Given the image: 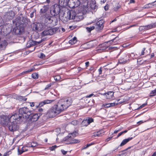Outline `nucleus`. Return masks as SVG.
I'll list each match as a JSON object with an SVG mask.
<instances>
[{
  "mask_svg": "<svg viewBox=\"0 0 156 156\" xmlns=\"http://www.w3.org/2000/svg\"><path fill=\"white\" fill-rule=\"evenodd\" d=\"M72 102V100L70 98L62 99L48 111L46 115L49 118L54 117L68 108Z\"/></svg>",
  "mask_w": 156,
  "mask_h": 156,
  "instance_id": "obj_1",
  "label": "nucleus"
},
{
  "mask_svg": "<svg viewBox=\"0 0 156 156\" xmlns=\"http://www.w3.org/2000/svg\"><path fill=\"white\" fill-rule=\"evenodd\" d=\"M32 111L29 110L27 108H22L19 109V113H16L12 115V119L16 120L15 122H21L23 119H27Z\"/></svg>",
  "mask_w": 156,
  "mask_h": 156,
  "instance_id": "obj_2",
  "label": "nucleus"
},
{
  "mask_svg": "<svg viewBox=\"0 0 156 156\" xmlns=\"http://www.w3.org/2000/svg\"><path fill=\"white\" fill-rule=\"evenodd\" d=\"M65 8L60 5L55 4L51 8L50 12L51 15L54 16H57L58 19H60V18H63Z\"/></svg>",
  "mask_w": 156,
  "mask_h": 156,
  "instance_id": "obj_3",
  "label": "nucleus"
},
{
  "mask_svg": "<svg viewBox=\"0 0 156 156\" xmlns=\"http://www.w3.org/2000/svg\"><path fill=\"white\" fill-rule=\"evenodd\" d=\"M76 12L75 10H68L67 11H64L63 18L62 20L67 22L70 20H76Z\"/></svg>",
  "mask_w": 156,
  "mask_h": 156,
  "instance_id": "obj_4",
  "label": "nucleus"
},
{
  "mask_svg": "<svg viewBox=\"0 0 156 156\" xmlns=\"http://www.w3.org/2000/svg\"><path fill=\"white\" fill-rule=\"evenodd\" d=\"M87 8L84 6L83 7L81 6L78 7L76 12V21H79L83 19V15L87 12Z\"/></svg>",
  "mask_w": 156,
  "mask_h": 156,
  "instance_id": "obj_5",
  "label": "nucleus"
},
{
  "mask_svg": "<svg viewBox=\"0 0 156 156\" xmlns=\"http://www.w3.org/2000/svg\"><path fill=\"white\" fill-rule=\"evenodd\" d=\"M29 21V19L26 17L18 16L14 20H13V23L16 26H21L23 27L25 26Z\"/></svg>",
  "mask_w": 156,
  "mask_h": 156,
  "instance_id": "obj_6",
  "label": "nucleus"
},
{
  "mask_svg": "<svg viewBox=\"0 0 156 156\" xmlns=\"http://www.w3.org/2000/svg\"><path fill=\"white\" fill-rule=\"evenodd\" d=\"M45 22L46 23L51 24L52 26H56L58 23V18L53 16H51L47 13L44 15Z\"/></svg>",
  "mask_w": 156,
  "mask_h": 156,
  "instance_id": "obj_7",
  "label": "nucleus"
},
{
  "mask_svg": "<svg viewBox=\"0 0 156 156\" xmlns=\"http://www.w3.org/2000/svg\"><path fill=\"white\" fill-rule=\"evenodd\" d=\"M12 115L11 116H7L2 115L0 117V120L1 124L3 126H6L9 125L10 122H11L14 119H12Z\"/></svg>",
  "mask_w": 156,
  "mask_h": 156,
  "instance_id": "obj_8",
  "label": "nucleus"
},
{
  "mask_svg": "<svg viewBox=\"0 0 156 156\" xmlns=\"http://www.w3.org/2000/svg\"><path fill=\"white\" fill-rule=\"evenodd\" d=\"M58 29V28L57 27H54L53 28L49 27H48L42 32L41 35L43 36L52 35L55 34Z\"/></svg>",
  "mask_w": 156,
  "mask_h": 156,
  "instance_id": "obj_9",
  "label": "nucleus"
},
{
  "mask_svg": "<svg viewBox=\"0 0 156 156\" xmlns=\"http://www.w3.org/2000/svg\"><path fill=\"white\" fill-rule=\"evenodd\" d=\"M16 120H12L11 122V124L9 126L8 128L10 131L13 132L18 130L19 126L18 124L20 122H15Z\"/></svg>",
  "mask_w": 156,
  "mask_h": 156,
  "instance_id": "obj_10",
  "label": "nucleus"
},
{
  "mask_svg": "<svg viewBox=\"0 0 156 156\" xmlns=\"http://www.w3.org/2000/svg\"><path fill=\"white\" fill-rule=\"evenodd\" d=\"M40 116V115H38V114L33 113L32 112L28 118L27 119L29 123L30 124L37 121L38 119Z\"/></svg>",
  "mask_w": 156,
  "mask_h": 156,
  "instance_id": "obj_11",
  "label": "nucleus"
},
{
  "mask_svg": "<svg viewBox=\"0 0 156 156\" xmlns=\"http://www.w3.org/2000/svg\"><path fill=\"white\" fill-rule=\"evenodd\" d=\"M104 21L103 20H101L97 22L95 24V29L98 31H100L103 28V23Z\"/></svg>",
  "mask_w": 156,
  "mask_h": 156,
  "instance_id": "obj_12",
  "label": "nucleus"
},
{
  "mask_svg": "<svg viewBox=\"0 0 156 156\" xmlns=\"http://www.w3.org/2000/svg\"><path fill=\"white\" fill-rule=\"evenodd\" d=\"M64 141L68 140L69 142V144L77 143L80 142V140L74 138H72L70 134L65 137L64 139Z\"/></svg>",
  "mask_w": 156,
  "mask_h": 156,
  "instance_id": "obj_13",
  "label": "nucleus"
},
{
  "mask_svg": "<svg viewBox=\"0 0 156 156\" xmlns=\"http://www.w3.org/2000/svg\"><path fill=\"white\" fill-rule=\"evenodd\" d=\"M16 27L13 29V32L16 34H20L24 31V27L21 26H16Z\"/></svg>",
  "mask_w": 156,
  "mask_h": 156,
  "instance_id": "obj_14",
  "label": "nucleus"
},
{
  "mask_svg": "<svg viewBox=\"0 0 156 156\" xmlns=\"http://www.w3.org/2000/svg\"><path fill=\"white\" fill-rule=\"evenodd\" d=\"M42 41V40L39 41H35L30 40L27 42L26 44V47L27 48H29L35 45H37L41 43Z\"/></svg>",
  "mask_w": 156,
  "mask_h": 156,
  "instance_id": "obj_15",
  "label": "nucleus"
},
{
  "mask_svg": "<svg viewBox=\"0 0 156 156\" xmlns=\"http://www.w3.org/2000/svg\"><path fill=\"white\" fill-rule=\"evenodd\" d=\"M53 101V100H46L40 102L38 105H36L35 106L37 108H40L45 104L50 103Z\"/></svg>",
  "mask_w": 156,
  "mask_h": 156,
  "instance_id": "obj_16",
  "label": "nucleus"
},
{
  "mask_svg": "<svg viewBox=\"0 0 156 156\" xmlns=\"http://www.w3.org/2000/svg\"><path fill=\"white\" fill-rule=\"evenodd\" d=\"M6 18L8 20L12 19L15 16L14 12L12 11H9L6 15Z\"/></svg>",
  "mask_w": 156,
  "mask_h": 156,
  "instance_id": "obj_17",
  "label": "nucleus"
},
{
  "mask_svg": "<svg viewBox=\"0 0 156 156\" xmlns=\"http://www.w3.org/2000/svg\"><path fill=\"white\" fill-rule=\"evenodd\" d=\"M114 93L112 91H108L106 93H104L103 95L105 96L107 99H111L113 96Z\"/></svg>",
  "mask_w": 156,
  "mask_h": 156,
  "instance_id": "obj_18",
  "label": "nucleus"
},
{
  "mask_svg": "<svg viewBox=\"0 0 156 156\" xmlns=\"http://www.w3.org/2000/svg\"><path fill=\"white\" fill-rule=\"evenodd\" d=\"M69 0H59V4L62 7L66 6L68 4Z\"/></svg>",
  "mask_w": 156,
  "mask_h": 156,
  "instance_id": "obj_19",
  "label": "nucleus"
},
{
  "mask_svg": "<svg viewBox=\"0 0 156 156\" xmlns=\"http://www.w3.org/2000/svg\"><path fill=\"white\" fill-rule=\"evenodd\" d=\"M69 2L71 3H74L73 6H74V8L77 7L80 4V2L79 0H70Z\"/></svg>",
  "mask_w": 156,
  "mask_h": 156,
  "instance_id": "obj_20",
  "label": "nucleus"
},
{
  "mask_svg": "<svg viewBox=\"0 0 156 156\" xmlns=\"http://www.w3.org/2000/svg\"><path fill=\"white\" fill-rule=\"evenodd\" d=\"M49 8L48 6L44 5L41 8L40 11L41 13H44L46 12L48 10Z\"/></svg>",
  "mask_w": 156,
  "mask_h": 156,
  "instance_id": "obj_21",
  "label": "nucleus"
},
{
  "mask_svg": "<svg viewBox=\"0 0 156 156\" xmlns=\"http://www.w3.org/2000/svg\"><path fill=\"white\" fill-rule=\"evenodd\" d=\"M132 139L133 137H132L123 140L121 143L120 146L121 147L123 146V145L126 144L127 142L129 141L130 140H131Z\"/></svg>",
  "mask_w": 156,
  "mask_h": 156,
  "instance_id": "obj_22",
  "label": "nucleus"
},
{
  "mask_svg": "<svg viewBox=\"0 0 156 156\" xmlns=\"http://www.w3.org/2000/svg\"><path fill=\"white\" fill-rule=\"evenodd\" d=\"M27 147H23L21 149H18V153L19 155L23 153L28 150Z\"/></svg>",
  "mask_w": 156,
  "mask_h": 156,
  "instance_id": "obj_23",
  "label": "nucleus"
},
{
  "mask_svg": "<svg viewBox=\"0 0 156 156\" xmlns=\"http://www.w3.org/2000/svg\"><path fill=\"white\" fill-rule=\"evenodd\" d=\"M7 44L8 43L6 41L4 40L3 41H2L1 42V44H0V48L2 49L3 48H5Z\"/></svg>",
  "mask_w": 156,
  "mask_h": 156,
  "instance_id": "obj_24",
  "label": "nucleus"
},
{
  "mask_svg": "<svg viewBox=\"0 0 156 156\" xmlns=\"http://www.w3.org/2000/svg\"><path fill=\"white\" fill-rule=\"evenodd\" d=\"M156 27V22L153 24H150V25H147V26H145V29H146V30H147L148 29H151L153 27Z\"/></svg>",
  "mask_w": 156,
  "mask_h": 156,
  "instance_id": "obj_25",
  "label": "nucleus"
},
{
  "mask_svg": "<svg viewBox=\"0 0 156 156\" xmlns=\"http://www.w3.org/2000/svg\"><path fill=\"white\" fill-rule=\"evenodd\" d=\"M121 60H123V61H126L127 60V55L125 53H123L121 55L120 58Z\"/></svg>",
  "mask_w": 156,
  "mask_h": 156,
  "instance_id": "obj_26",
  "label": "nucleus"
},
{
  "mask_svg": "<svg viewBox=\"0 0 156 156\" xmlns=\"http://www.w3.org/2000/svg\"><path fill=\"white\" fill-rule=\"evenodd\" d=\"M77 38L76 37H74L72 39L70 40L69 42L71 44H75L77 41Z\"/></svg>",
  "mask_w": 156,
  "mask_h": 156,
  "instance_id": "obj_27",
  "label": "nucleus"
},
{
  "mask_svg": "<svg viewBox=\"0 0 156 156\" xmlns=\"http://www.w3.org/2000/svg\"><path fill=\"white\" fill-rule=\"evenodd\" d=\"M101 136V133L99 132H98L96 133H94V134L92 136V137L93 138L95 137H99Z\"/></svg>",
  "mask_w": 156,
  "mask_h": 156,
  "instance_id": "obj_28",
  "label": "nucleus"
},
{
  "mask_svg": "<svg viewBox=\"0 0 156 156\" xmlns=\"http://www.w3.org/2000/svg\"><path fill=\"white\" fill-rule=\"evenodd\" d=\"M43 29V27L42 24L41 23H38V31H41Z\"/></svg>",
  "mask_w": 156,
  "mask_h": 156,
  "instance_id": "obj_29",
  "label": "nucleus"
},
{
  "mask_svg": "<svg viewBox=\"0 0 156 156\" xmlns=\"http://www.w3.org/2000/svg\"><path fill=\"white\" fill-rule=\"evenodd\" d=\"M87 122V120L86 119H83L81 123L82 126H87L88 125Z\"/></svg>",
  "mask_w": 156,
  "mask_h": 156,
  "instance_id": "obj_30",
  "label": "nucleus"
},
{
  "mask_svg": "<svg viewBox=\"0 0 156 156\" xmlns=\"http://www.w3.org/2000/svg\"><path fill=\"white\" fill-rule=\"evenodd\" d=\"M86 119L87 121V122L88 125L94 121L93 119L91 118L87 117Z\"/></svg>",
  "mask_w": 156,
  "mask_h": 156,
  "instance_id": "obj_31",
  "label": "nucleus"
},
{
  "mask_svg": "<svg viewBox=\"0 0 156 156\" xmlns=\"http://www.w3.org/2000/svg\"><path fill=\"white\" fill-rule=\"evenodd\" d=\"M29 144V147H30H30H36V146H37L38 144L36 142H32L30 144Z\"/></svg>",
  "mask_w": 156,
  "mask_h": 156,
  "instance_id": "obj_32",
  "label": "nucleus"
},
{
  "mask_svg": "<svg viewBox=\"0 0 156 156\" xmlns=\"http://www.w3.org/2000/svg\"><path fill=\"white\" fill-rule=\"evenodd\" d=\"M36 10L34 9L33 10V11H32L31 13L30 14V17L32 18H33L34 15H36Z\"/></svg>",
  "mask_w": 156,
  "mask_h": 156,
  "instance_id": "obj_33",
  "label": "nucleus"
},
{
  "mask_svg": "<svg viewBox=\"0 0 156 156\" xmlns=\"http://www.w3.org/2000/svg\"><path fill=\"white\" fill-rule=\"evenodd\" d=\"M18 100H20V101H26L27 98H25V97L21 96H19L18 97Z\"/></svg>",
  "mask_w": 156,
  "mask_h": 156,
  "instance_id": "obj_34",
  "label": "nucleus"
},
{
  "mask_svg": "<svg viewBox=\"0 0 156 156\" xmlns=\"http://www.w3.org/2000/svg\"><path fill=\"white\" fill-rule=\"evenodd\" d=\"M94 28H95V26H92L90 27H87L86 28L87 30L89 33L92 30H94Z\"/></svg>",
  "mask_w": 156,
  "mask_h": 156,
  "instance_id": "obj_35",
  "label": "nucleus"
},
{
  "mask_svg": "<svg viewBox=\"0 0 156 156\" xmlns=\"http://www.w3.org/2000/svg\"><path fill=\"white\" fill-rule=\"evenodd\" d=\"M32 76L34 79H37L38 78V75L37 73H34L32 74Z\"/></svg>",
  "mask_w": 156,
  "mask_h": 156,
  "instance_id": "obj_36",
  "label": "nucleus"
},
{
  "mask_svg": "<svg viewBox=\"0 0 156 156\" xmlns=\"http://www.w3.org/2000/svg\"><path fill=\"white\" fill-rule=\"evenodd\" d=\"M38 23L37 24H34L33 25V29L34 30H37Z\"/></svg>",
  "mask_w": 156,
  "mask_h": 156,
  "instance_id": "obj_37",
  "label": "nucleus"
},
{
  "mask_svg": "<svg viewBox=\"0 0 156 156\" xmlns=\"http://www.w3.org/2000/svg\"><path fill=\"white\" fill-rule=\"evenodd\" d=\"M54 78L55 80L57 81H60L61 78L60 76L57 75L55 76L54 77Z\"/></svg>",
  "mask_w": 156,
  "mask_h": 156,
  "instance_id": "obj_38",
  "label": "nucleus"
},
{
  "mask_svg": "<svg viewBox=\"0 0 156 156\" xmlns=\"http://www.w3.org/2000/svg\"><path fill=\"white\" fill-rule=\"evenodd\" d=\"M45 55L43 53H41L38 55V57L41 58H45Z\"/></svg>",
  "mask_w": 156,
  "mask_h": 156,
  "instance_id": "obj_39",
  "label": "nucleus"
},
{
  "mask_svg": "<svg viewBox=\"0 0 156 156\" xmlns=\"http://www.w3.org/2000/svg\"><path fill=\"white\" fill-rule=\"evenodd\" d=\"M93 144L92 143H91L90 144H88L86 145H85V146H84L83 148H82V149H86L88 147H89L90 146H91V145Z\"/></svg>",
  "mask_w": 156,
  "mask_h": 156,
  "instance_id": "obj_40",
  "label": "nucleus"
},
{
  "mask_svg": "<svg viewBox=\"0 0 156 156\" xmlns=\"http://www.w3.org/2000/svg\"><path fill=\"white\" fill-rule=\"evenodd\" d=\"M151 4L149 3L148 4L144 6V8H151Z\"/></svg>",
  "mask_w": 156,
  "mask_h": 156,
  "instance_id": "obj_41",
  "label": "nucleus"
},
{
  "mask_svg": "<svg viewBox=\"0 0 156 156\" xmlns=\"http://www.w3.org/2000/svg\"><path fill=\"white\" fill-rule=\"evenodd\" d=\"M12 153V151H9L7 152H6L4 155L3 156H7L11 154Z\"/></svg>",
  "mask_w": 156,
  "mask_h": 156,
  "instance_id": "obj_42",
  "label": "nucleus"
},
{
  "mask_svg": "<svg viewBox=\"0 0 156 156\" xmlns=\"http://www.w3.org/2000/svg\"><path fill=\"white\" fill-rule=\"evenodd\" d=\"M69 0H69V1H68V4H67V5H69V7L70 8H74V7L73 6V5H74V3H71V2H69Z\"/></svg>",
  "mask_w": 156,
  "mask_h": 156,
  "instance_id": "obj_43",
  "label": "nucleus"
},
{
  "mask_svg": "<svg viewBox=\"0 0 156 156\" xmlns=\"http://www.w3.org/2000/svg\"><path fill=\"white\" fill-rule=\"evenodd\" d=\"M57 146L56 145H54L52 146L51 147H49L50 150L51 151H53L54 150L56 147Z\"/></svg>",
  "mask_w": 156,
  "mask_h": 156,
  "instance_id": "obj_44",
  "label": "nucleus"
},
{
  "mask_svg": "<svg viewBox=\"0 0 156 156\" xmlns=\"http://www.w3.org/2000/svg\"><path fill=\"white\" fill-rule=\"evenodd\" d=\"M120 7V5H118L117 6L114 8V9L115 11L117 10Z\"/></svg>",
  "mask_w": 156,
  "mask_h": 156,
  "instance_id": "obj_45",
  "label": "nucleus"
},
{
  "mask_svg": "<svg viewBox=\"0 0 156 156\" xmlns=\"http://www.w3.org/2000/svg\"><path fill=\"white\" fill-rule=\"evenodd\" d=\"M118 104V103H116L115 102H114L113 103H110V105H111V107L114 106L116 105H117Z\"/></svg>",
  "mask_w": 156,
  "mask_h": 156,
  "instance_id": "obj_46",
  "label": "nucleus"
},
{
  "mask_svg": "<svg viewBox=\"0 0 156 156\" xmlns=\"http://www.w3.org/2000/svg\"><path fill=\"white\" fill-rule=\"evenodd\" d=\"M151 94H154L153 95H151L150 96H153L156 94V89H155L154 90H152L151 93Z\"/></svg>",
  "mask_w": 156,
  "mask_h": 156,
  "instance_id": "obj_47",
  "label": "nucleus"
},
{
  "mask_svg": "<svg viewBox=\"0 0 156 156\" xmlns=\"http://www.w3.org/2000/svg\"><path fill=\"white\" fill-rule=\"evenodd\" d=\"M151 5V8L153 7L154 6H155L156 5V1L154 2H153L150 3Z\"/></svg>",
  "mask_w": 156,
  "mask_h": 156,
  "instance_id": "obj_48",
  "label": "nucleus"
},
{
  "mask_svg": "<svg viewBox=\"0 0 156 156\" xmlns=\"http://www.w3.org/2000/svg\"><path fill=\"white\" fill-rule=\"evenodd\" d=\"M77 134V132H73L71 134H70V135L71 136V135H72L73 136V137H75L76 136V134Z\"/></svg>",
  "mask_w": 156,
  "mask_h": 156,
  "instance_id": "obj_49",
  "label": "nucleus"
},
{
  "mask_svg": "<svg viewBox=\"0 0 156 156\" xmlns=\"http://www.w3.org/2000/svg\"><path fill=\"white\" fill-rule=\"evenodd\" d=\"M117 37H116L115 38L112 39V40H111L110 41H108L107 43L109 42H110V43H111L113 42L114 41V40H115Z\"/></svg>",
  "mask_w": 156,
  "mask_h": 156,
  "instance_id": "obj_50",
  "label": "nucleus"
},
{
  "mask_svg": "<svg viewBox=\"0 0 156 156\" xmlns=\"http://www.w3.org/2000/svg\"><path fill=\"white\" fill-rule=\"evenodd\" d=\"M104 107L105 108H108L111 107V105H110V103L106 104L105 105H104Z\"/></svg>",
  "mask_w": 156,
  "mask_h": 156,
  "instance_id": "obj_51",
  "label": "nucleus"
},
{
  "mask_svg": "<svg viewBox=\"0 0 156 156\" xmlns=\"http://www.w3.org/2000/svg\"><path fill=\"white\" fill-rule=\"evenodd\" d=\"M147 105V103L144 104L140 106L139 108V109L141 108H142L143 107H145V106H146Z\"/></svg>",
  "mask_w": 156,
  "mask_h": 156,
  "instance_id": "obj_52",
  "label": "nucleus"
},
{
  "mask_svg": "<svg viewBox=\"0 0 156 156\" xmlns=\"http://www.w3.org/2000/svg\"><path fill=\"white\" fill-rule=\"evenodd\" d=\"M51 86V84H48V85H47L46 87H45V88H44V90H47L48 89V88L50 87Z\"/></svg>",
  "mask_w": 156,
  "mask_h": 156,
  "instance_id": "obj_53",
  "label": "nucleus"
},
{
  "mask_svg": "<svg viewBox=\"0 0 156 156\" xmlns=\"http://www.w3.org/2000/svg\"><path fill=\"white\" fill-rule=\"evenodd\" d=\"M145 48H143L142 51H141V55H144V51L145 50Z\"/></svg>",
  "mask_w": 156,
  "mask_h": 156,
  "instance_id": "obj_54",
  "label": "nucleus"
},
{
  "mask_svg": "<svg viewBox=\"0 0 156 156\" xmlns=\"http://www.w3.org/2000/svg\"><path fill=\"white\" fill-rule=\"evenodd\" d=\"M61 152L63 154V155H65L67 153V151H65L64 150H61Z\"/></svg>",
  "mask_w": 156,
  "mask_h": 156,
  "instance_id": "obj_55",
  "label": "nucleus"
},
{
  "mask_svg": "<svg viewBox=\"0 0 156 156\" xmlns=\"http://www.w3.org/2000/svg\"><path fill=\"white\" fill-rule=\"evenodd\" d=\"M112 138V136L109 137L106 139L105 141L106 142H108Z\"/></svg>",
  "mask_w": 156,
  "mask_h": 156,
  "instance_id": "obj_56",
  "label": "nucleus"
},
{
  "mask_svg": "<svg viewBox=\"0 0 156 156\" xmlns=\"http://www.w3.org/2000/svg\"><path fill=\"white\" fill-rule=\"evenodd\" d=\"M94 95V96H95V95H94L93 94H91L88 95H87L86 96V97L87 98H90L92 96H93Z\"/></svg>",
  "mask_w": 156,
  "mask_h": 156,
  "instance_id": "obj_57",
  "label": "nucleus"
},
{
  "mask_svg": "<svg viewBox=\"0 0 156 156\" xmlns=\"http://www.w3.org/2000/svg\"><path fill=\"white\" fill-rule=\"evenodd\" d=\"M35 69V68L34 67L33 68H31V69H30L28 70V72H32Z\"/></svg>",
  "mask_w": 156,
  "mask_h": 156,
  "instance_id": "obj_58",
  "label": "nucleus"
},
{
  "mask_svg": "<svg viewBox=\"0 0 156 156\" xmlns=\"http://www.w3.org/2000/svg\"><path fill=\"white\" fill-rule=\"evenodd\" d=\"M122 134H122V132H121L119 133L118 134L117 136L116 137V138H115L116 139L118 138V137H119V136H120Z\"/></svg>",
  "mask_w": 156,
  "mask_h": 156,
  "instance_id": "obj_59",
  "label": "nucleus"
},
{
  "mask_svg": "<svg viewBox=\"0 0 156 156\" xmlns=\"http://www.w3.org/2000/svg\"><path fill=\"white\" fill-rule=\"evenodd\" d=\"M72 124L73 125H76L77 124V122L76 121H74L72 122Z\"/></svg>",
  "mask_w": 156,
  "mask_h": 156,
  "instance_id": "obj_60",
  "label": "nucleus"
},
{
  "mask_svg": "<svg viewBox=\"0 0 156 156\" xmlns=\"http://www.w3.org/2000/svg\"><path fill=\"white\" fill-rule=\"evenodd\" d=\"M29 73V72H28V70L23 71L22 73L21 74V75H23L24 74L27 73Z\"/></svg>",
  "mask_w": 156,
  "mask_h": 156,
  "instance_id": "obj_61",
  "label": "nucleus"
},
{
  "mask_svg": "<svg viewBox=\"0 0 156 156\" xmlns=\"http://www.w3.org/2000/svg\"><path fill=\"white\" fill-rule=\"evenodd\" d=\"M98 72H99V74H100L101 73L102 70V68H100L99 69H98Z\"/></svg>",
  "mask_w": 156,
  "mask_h": 156,
  "instance_id": "obj_62",
  "label": "nucleus"
},
{
  "mask_svg": "<svg viewBox=\"0 0 156 156\" xmlns=\"http://www.w3.org/2000/svg\"><path fill=\"white\" fill-rule=\"evenodd\" d=\"M66 61V60L64 59H62L59 61V63L63 62Z\"/></svg>",
  "mask_w": 156,
  "mask_h": 156,
  "instance_id": "obj_63",
  "label": "nucleus"
},
{
  "mask_svg": "<svg viewBox=\"0 0 156 156\" xmlns=\"http://www.w3.org/2000/svg\"><path fill=\"white\" fill-rule=\"evenodd\" d=\"M30 105L31 107H34L35 106V103L34 102L30 103Z\"/></svg>",
  "mask_w": 156,
  "mask_h": 156,
  "instance_id": "obj_64",
  "label": "nucleus"
}]
</instances>
